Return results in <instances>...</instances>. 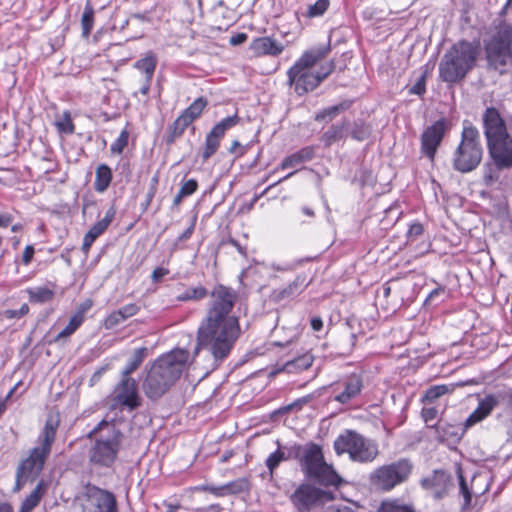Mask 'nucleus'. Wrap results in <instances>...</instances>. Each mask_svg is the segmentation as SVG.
I'll use <instances>...</instances> for the list:
<instances>
[{
  "instance_id": "obj_1",
  "label": "nucleus",
  "mask_w": 512,
  "mask_h": 512,
  "mask_svg": "<svg viewBox=\"0 0 512 512\" xmlns=\"http://www.w3.org/2000/svg\"><path fill=\"white\" fill-rule=\"evenodd\" d=\"M205 317L197 329V346L206 350L213 359V369L225 361L241 336L239 318L232 315L237 293L230 287L219 284L210 293Z\"/></svg>"
},
{
  "instance_id": "obj_2",
  "label": "nucleus",
  "mask_w": 512,
  "mask_h": 512,
  "mask_svg": "<svg viewBox=\"0 0 512 512\" xmlns=\"http://www.w3.org/2000/svg\"><path fill=\"white\" fill-rule=\"evenodd\" d=\"M331 51L330 43L315 46L305 51L287 71V84L294 88L298 96L315 90L335 70V62L329 61L320 66L316 72L312 68Z\"/></svg>"
},
{
  "instance_id": "obj_3",
  "label": "nucleus",
  "mask_w": 512,
  "mask_h": 512,
  "mask_svg": "<svg viewBox=\"0 0 512 512\" xmlns=\"http://www.w3.org/2000/svg\"><path fill=\"white\" fill-rule=\"evenodd\" d=\"M190 353L176 348L160 356L149 369L142 387L151 400H158L176 383L186 368Z\"/></svg>"
},
{
  "instance_id": "obj_4",
  "label": "nucleus",
  "mask_w": 512,
  "mask_h": 512,
  "mask_svg": "<svg viewBox=\"0 0 512 512\" xmlns=\"http://www.w3.org/2000/svg\"><path fill=\"white\" fill-rule=\"evenodd\" d=\"M289 456L298 460L302 472L326 486H338L341 479L333 466L325 461L322 447L314 442L289 447Z\"/></svg>"
},
{
  "instance_id": "obj_5",
  "label": "nucleus",
  "mask_w": 512,
  "mask_h": 512,
  "mask_svg": "<svg viewBox=\"0 0 512 512\" xmlns=\"http://www.w3.org/2000/svg\"><path fill=\"white\" fill-rule=\"evenodd\" d=\"M483 45L488 67L503 73L512 60V24L503 19L493 21Z\"/></svg>"
},
{
  "instance_id": "obj_6",
  "label": "nucleus",
  "mask_w": 512,
  "mask_h": 512,
  "mask_svg": "<svg viewBox=\"0 0 512 512\" xmlns=\"http://www.w3.org/2000/svg\"><path fill=\"white\" fill-rule=\"evenodd\" d=\"M479 55V45L462 40L455 43L439 64V76L446 83H457L473 69Z\"/></svg>"
},
{
  "instance_id": "obj_7",
  "label": "nucleus",
  "mask_w": 512,
  "mask_h": 512,
  "mask_svg": "<svg viewBox=\"0 0 512 512\" xmlns=\"http://www.w3.org/2000/svg\"><path fill=\"white\" fill-rule=\"evenodd\" d=\"M87 438H95L89 450L92 464L110 467L116 460L121 447L123 433L114 422L102 420L88 434Z\"/></svg>"
},
{
  "instance_id": "obj_8",
  "label": "nucleus",
  "mask_w": 512,
  "mask_h": 512,
  "mask_svg": "<svg viewBox=\"0 0 512 512\" xmlns=\"http://www.w3.org/2000/svg\"><path fill=\"white\" fill-rule=\"evenodd\" d=\"M483 148L478 129L464 121L461 141L453 153L452 166L460 173L475 170L482 161Z\"/></svg>"
},
{
  "instance_id": "obj_9",
  "label": "nucleus",
  "mask_w": 512,
  "mask_h": 512,
  "mask_svg": "<svg viewBox=\"0 0 512 512\" xmlns=\"http://www.w3.org/2000/svg\"><path fill=\"white\" fill-rule=\"evenodd\" d=\"M58 426L59 420L53 417L47 418L38 437L39 446L31 449L29 456L17 467L19 471L31 478V481L35 480L44 468L55 442Z\"/></svg>"
},
{
  "instance_id": "obj_10",
  "label": "nucleus",
  "mask_w": 512,
  "mask_h": 512,
  "mask_svg": "<svg viewBox=\"0 0 512 512\" xmlns=\"http://www.w3.org/2000/svg\"><path fill=\"white\" fill-rule=\"evenodd\" d=\"M334 450L338 455L348 453L351 460L360 463L371 462L378 455L377 445L353 430H346L336 438Z\"/></svg>"
},
{
  "instance_id": "obj_11",
  "label": "nucleus",
  "mask_w": 512,
  "mask_h": 512,
  "mask_svg": "<svg viewBox=\"0 0 512 512\" xmlns=\"http://www.w3.org/2000/svg\"><path fill=\"white\" fill-rule=\"evenodd\" d=\"M412 464L407 459H401L377 468L370 475L371 484L379 490L390 491L395 486L406 481L411 474Z\"/></svg>"
},
{
  "instance_id": "obj_12",
  "label": "nucleus",
  "mask_w": 512,
  "mask_h": 512,
  "mask_svg": "<svg viewBox=\"0 0 512 512\" xmlns=\"http://www.w3.org/2000/svg\"><path fill=\"white\" fill-rule=\"evenodd\" d=\"M79 500L81 512H119L115 494L90 483L84 487Z\"/></svg>"
},
{
  "instance_id": "obj_13",
  "label": "nucleus",
  "mask_w": 512,
  "mask_h": 512,
  "mask_svg": "<svg viewBox=\"0 0 512 512\" xmlns=\"http://www.w3.org/2000/svg\"><path fill=\"white\" fill-rule=\"evenodd\" d=\"M330 499V493L309 483L299 485L290 495L291 503L299 512H309Z\"/></svg>"
},
{
  "instance_id": "obj_14",
  "label": "nucleus",
  "mask_w": 512,
  "mask_h": 512,
  "mask_svg": "<svg viewBox=\"0 0 512 512\" xmlns=\"http://www.w3.org/2000/svg\"><path fill=\"white\" fill-rule=\"evenodd\" d=\"M449 127L445 118L435 121L421 135V152L431 161L434 160L438 147Z\"/></svg>"
},
{
  "instance_id": "obj_15",
  "label": "nucleus",
  "mask_w": 512,
  "mask_h": 512,
  "mask_svg": "<svg viewBox=\"0 0 512 512\" xmlns=\"http://www.w3.org/2000/svg\"><path fill=\"white\" fill-rule=\"evenodd\" d=\"M113 401L116 405L124 407L129 411L139 408L142 405V399L138 392L136 380L121 377L120 382L114 389Z\"/></svg>"
},
{
  "instance_id": "obj_16",
  "label": "nucleus",
  "mask_w": 512,
  "mask_h": 512,
  "mask_svg": "<svg viewBox=\"0 0 512 512\" xmlns=\"http://www.w3.org/2000/svg\"><path fill=\"white\" fill-rule=\"evenodd\" d=\"M482 121L487 144L511 137L504 119L496 108L488 107L483 113Z\"/></svg>"
},
{
  "instance_id": "obj_17",
  "label": "nucleus",
  "mask_w": 512,
  "mask_h": 512,
  "mask_svg": "<svg viewBox=\"0 0 512 512\" xmlns=\"http://www.w3.org/2000/svg\"><path fill=\"white\" fill-rule=\"evenodd\" d=\"M240 121L237 114L228 116L222 119L219 123L214 125L212 130L207 134L205 139V146L202 152L203 161H207L212 157L220 146V141L224 137L227 130L236 126Z\"/></svg>"
},
{
  "instance_id": "obj_18",
  "label": "nucleus",
  "mask_w": 512,
  "mask_h": 512,
  "mask_svg": "<svg viewBox=\"0 0 512 512\" xmlns=\"http://www.w3.org/2000/svg\"><path fill=\"white\" fill-rule=\"evenodd\" d=\"M469 428L466 427V421L464 423H450L443 418L432 425H428V429L433 431L434 438L440 443L447 444H458Z\"/></svg>"
},
{
  "instance_id": "obj_19",
  "label": "nucleus",
  "mask_w": 512,
  "mask_h": 512,
  "mask_svg": "<svg viewBox=\"0 0 512 512\" xmlns=\"http://www.w3.org/2000/svg\"><path fill=\"white\" fill-rule=\"evenodd\" d=\"M500 394H486L479 398L477 408L466 419V427H472L486 419L492 411L500 404Z\"/></svg>"
},
{
  "instance_id": "obj_20",
  "label": "nucleus",
  "mask_w": 512,
  "mask_h": 512,
  "mask_svg": "<svg viewBox=\"0 0 512 512\" xmlns=\"http://www.w3.org/2000/svg\"><path fill=\"white\" fill-rule=\"evenodd\" d=\"M423 488L431 490L435 499H442L452 485L451 476L444 470H435L430 477L421 482Z\"/></svg>"
},
{
  "instance_id": "obj_21",
  "label": "nucleus",
  "mask_w": 512,
  "mask_h": 512,
  "mask_svg": "<svg viewBox=\"0 0 512 512\" xmlns=\"http://www.w3.org/2000/svg\"><path fill=\"white\" fill-rule=\"evenodd\" d=\"M489 158L512 169V137L487 144Z\"/></svg>"
},
{
  "instance_id": "obj_22",
  "label": "nucleus",
  "mask_w": 512,
  "mask_h": 512,
  "mask_svg": "<svg viewBox=\"0 0 512 512\" xmlns=\"http://www.w3.org/2000/svg\"><path fill=\"white\" fill-rule=\"evenodd\" d=\"M114 216H115V211H114L113 208H110L106 212L104 218H102L101 220L97 221L89 229V231L84 235L83 243H82V251L85 254H88V252H89L92 244L94 243V241L107 230V228L109 227V225L113 221Z\"/></svg>"
},
{
  "instance_id": "obj_23",
  "label": "nucleus",
  "mask_w": 512,
  "mask_h": 512,
  "mask_svg": "<svg viewBox=\"0 0 512 512\" xmlns=\"http://www.w3.org/2000/svg\"><path fill=\"white\" fill-rule=\"evenodd\" d=\"M250 50L257 56H278L284 50V45L276 40L264 36L255 38L250 44Z\"/></svg>"
},
{
  "instance_id": "obj_24",
  "label": "nucleus",
  "mask_w": 512,
  "mask_h": 512,
  "mask_svg": "<svg viewBox=\"0 0 512 512\" xmlns=\"http://www.w3.org/2000/svg\"><path fill=\"white\" fill-rule=\"evenodd\" d=\"M307 286L305 278L297 276L284 288L274 289L271 293V300L275 303L288 301L299 295Z\"/></svg>"
},
{
  "instance_id": "obj_25",
  "label": "nucleus",
  "mask_w": 512,
  "mask_h": 512,
  "mask_svg": "<svg viewBox=\"0 0 512 512\" xmlns=\"http://www.w3.org/2000/svg\"><path fill=\"white\" fill-rule=\"evenodd\" d=\"M344 390L335 396L334 400L341 404H348L351 400L360 395L363 388V381L359 375H350L343 383Z\"/></svg>"
},
{
  "instance_id": "obj_26",
  "label": "nucleus",
  "mask_w": 512,
  "mask_h": 512,
  "mask_svg": "<svg viewBox=\"0 0 512 512\" xmlns=\"http://www.w3.org/2000/svg\"><path fill=\"white\" fill-rule=\"evenodd\" d=\"M315 156V147L306 146L286 157L281 163V169L295 168L312 160Z\"/></svg>"
},
{
  "instance_id": "obj_27",
  "label": "nucleus",
  "mask_w": 512,
  "mask_h": 512,
  "mask_svg": "<svg viewBox=\"0 0 512 512\" xmlns=\"http://www.w3.org/2000/svg\"><path fill=\"white\" fill-rule=\"evenodd\" d=\"M202 491L209 492L216 497H223L230 494H236L242 491L239 481H232L221 486L205 484L200 487Z\"/></svg>"
},
{
  "instance_id": "obj_28",
  "label": "nucleus",
  "mask_w": 512,
  "mask_h": 512,
  "mask_svg": "<svg viewBox=\"0 0 512 512\" xmlns=\"http://www.w3.org/2000/svg\"><path fill=\"white\" fill-rule=\"evenodd\" d=\"M503 170H509L503 165H499L496 161L489 160L483 165V183L490 187L500 179V173Z\"/></svg>"
},
{
  "instance_id": "obj_29",
  "label": "nucleus",
  "mask_w": 512,
  "mask_h": 512,
  "mask_svg": "<svg viewBox=\"0 0 512 512\" xmlns=\"http://www.w3.org/2000/svg\"><path fill=\"white\" fill-rule=\"evenodd\" d=\"M348 121H343L340 124L330 126L321 136V141L326 147L331 146L336 141H339L346 136Z\"/></svg>"
},
{
  "instance_id": "obj_30",
  "label": "nucleus",
  "mask_w": 512,
  "mask_h": 512,
  "mask_svg": "<svg viewBox=\"0 0 512 512\" xmlns=\"http://www.w3.org/2000/svg\"><path fill=\"white\" fill-rule=\"evenodd\" d=\"M157 66V57L152 51H148L145 56L137 60L133 67L144 74V78L152 79Z\"/></svg>"
},
{
  "instance_id": "obj_31",
  "label": "nucleus",
  "mask_w": 512,
  "mask_h": 512,
  "mask_svg": "<svg viewBox=\"0 0 512 512\" xmlns=\"http://www.w3.org/2000/svg\"><path fill=\"white\" fill-rule=\"evenodd\" d=\"M463 385H464L463 383H457V384H451V385H446V384L433 385L425 391L421 401L426 402V403H432V402L436 401L438 398H440L446 394L452 393L456 386H463Z\"/></svg>"
},
{
  "instance_id": "obj_32",
  "label": "nucleus",
  "mask_w": 512,
  "mask_h": 512,
  "mask_svg": "<svg viewBox=\"0 0 512 512\" xmlns=\"http://www.w3.org/2000/svg\"><path fill=\"white\" fill-rule=\"evenodd\" d=\"M207 104L208 101L205 97H198L186 109L182 111L180 116L191 125L197 118L200 117Z\"/></svg>"
},
{
  "instance_id": "obj_33",
  "label": "nucleus",
  "mask_w": 512,
  "mask_h": 512,
  "mask_svg": "<svg viewBox=\"0 0 512 512\" xmlns=\"http://www.w3.org/2000/svg\"><path fill=\"white\" fill-rule=\"evenodd\" d=\"M46 485L44 481H40L34 490L23 500L19 512H31L38 506L41 498L43 497Z\"/></svg>"
},
{
  "instance_id": "obj_34",
  "label": "nucleus",
  "mask_w": 512,
  "mask_h": 512,
  "mask_svg": "<svg viewBox=\"0 0 512 512\" xmlns=\"http://www.w3.org/2000/svg\"><path fill=\"white\" fill-rule=\"evenodd\" d=\"M112 181V170L106 164H100L96 168L94 189L97 192H104L108 189Z\"/></svg>"
},
{
  "instance_id": "obj_35",
  "label": "nucleus",
  "mask_w": 512,
  "mask_h": 512,
  "mask_svg": "<svg viewBox=\"0 0 512 512\" xmlns=\"http://www.w3.org/2000/svg\"><path fill=\"white\" fill-rule=\"evenodd\" d=\"M351 105H352L351 100H344L337 105L330 106V107H327V108L319 111L318 113H316L314 119H315V121H318V122H321L324 120L331 121L334 118H336L340 113L348 110L351 107Z\"/></svg>"
},
{
  "instance_id": "obj_36",
  "label": "nucleus",
  "mask_w": 512,
  "mask_h": 512,
  "mask_svg": "<svg viewBox=\"0 0 512 512\" xmlns=\"http://www.w3.org/2000/svg\"><path fill=\"white\" fill-rule=\"evenodd\" d=\"M314 357L310 353H305L291 361H288L283 366V371L288 373H295L310 368L313 364Z\"/></svg>"
},
{
  "instance_id": "obj_37",
  "label": "nucleus",
  "mask_w": 512,
  "mask_h": 512,
  "mask_svg": "<svg viewBox=\"0 0 512 512\" xmlns=\"http://www.w3.org/2000/svg\"><path fill=\"white\" fill-rule=\"evenodd\" d=\"M147 351L148 350L146 347H140L135 349L127 365L122 371L121 377L131 378L130 374H132L135 370H137L140 367V365L142 364L147 355Z\"/></svg>"
},
{
  "instance_id": "obj_38",
  "label": "nucleus",
  "mask_w": 512,
  "mask_h": 512,
  "mask_svg": "<svg viewBox=\"0 0 512 512\" xmlns=\"http://www.w3.org/2000/svg\"><path fill=\"white\" fill-rule=\"evenodd\" d=\"M189 126L190 124L179 115L168 128V132L165 137L166 143H174L176 139L183 135L184 131Z\"/></svg>"
},
{
  "instance_id": "obj_39",
  "label": "nucleus",
  "mask_w": 512,
  "mask_h": 512,
  "mask_svg": "<svg viewBox=\"0 0 512 512\" xmlns=\"http://www.w3.org/2000/svg\"><path fill=\"white\" fill-rule=\"evenodd\" d=\"M207 296V289L204 286L199 285L197 287H188L181 294L177 295L176 299L180 302L199 301L206 298Z\"/></svg>"
},
{
  "instance_id": "obj_40",
  "label": "nucleus",
  "mask_w": 512,
  "mask_h": 512,
  "mask_svg": "<svg viewBox=\"0 0 512 512\" xmlns=\"http://www.w3.org/2000/svg\"><path fill=\"white\" fill-rule=\"evenodd\" d=\"M94 25V8L90 0L85 4L81 17L82 35L88 38Z\"/></svg>"
},
{
  "instance_id": "obj_41",
  "label": "nucleus",
  "mask_w": 512,
  "mask_h": 512,
  "mask_svg": "<svg viewBox=\"0 0 512 512\" xmlns=\"http://www.w3.org/2000/svg\"><path fill=\"white\" fill-rule=\"evenodd\" d=\"M29 300L35 303H46L53 299L54 291L48 287H35L27 290Z\"/></svg>"
},
{
  "instance_id": "obj_42",
  "label": "nucleus",
  "mask_w": 512,
  "mask_h": 512,
  "mask_svg": "<svg viewBox=\"0 0 512 512\" xmlns=\"http://www.w3.org/2000/svg\"><path fill=\"white\" fill-rule=\"evenodd\" d=\"M276 443L278 445V449L276 451H274L273 453H271L265 461V464L269 470L270 476H273L275 469L280 465V463L282 461H285V460H288L291 458L289 456V452L287 454H285V452L280 449V441L277 440Z\"/></svg>"
},
{
  "instance_id": "obj_43",
  "label": "nucleus",
  "mask_w": 512,
  "mask_h": 512,
  "mask_svg": "<svg viewBox=\"0 0 512 512\" xmlns=\"http://www.w3.org/2000/svg\"><path fill=\"white\" fill-rule=\"evenodd\" d=\"M378 512H415L412 505L404 504L399 500L383 501Z\"/></svg>"
},
{
  "instance_id": "obj_44",
  "label": "nucleus",
  "mask_w": 512,
  "mask_h": 512,
  "mask_svg": "<svg viewBox=\"0 0 512 512\" xmlns=\"http://www.w3.org/2000/svg\"><path fill=\"white\" fill-rule=\"evenodd\" d=\"M83 321L80 316H71L69 323L66 325L64 329H62L59 334L53 339L54 343H58L63 339L70 337L72 334L76 332V330L82 325Z\"/></svg>"
},
{
  "instance_id": "obj_45",
  "label": "nucleus",
  "mask_w": 512,
  "mask_h": 512,
  "mask_svg": "<svg viewBox=\"0 0 512 512\" xmlns=\"http://www.w3.org/2000/svg\"><path fill=\"white\" fill-rule=\"evenodd\" d=\"M350 135L357 141H364L371 135V127L362 120H357L353 123Z\"/></svg>"
},
{
  "instance_id": "obj_46",
  "label": "nucleus",
  "mask_w": 512,
  "mask_h": 512,
  "mask_svg": "<svg viewBox=\"0 0 512 512\" xmlns=\"http://www.w3.org/2000/svg\"><path fill=\"white\" fill-rule=\"evenodd\" d=\"M330 6L329 0H317L314 4L308 6L305 16L316 18L323 16Z\"/></svg>"
},
{
  "instance_id": "obj_47",
  "label": "nucleus",
  "mask_w": 512,
  "mask_h": 512,
  "mask_svg": "<svg viewBox=\"0 0 512 512\" xmlns=\"http://www.w3.org/2000/svg\"><path fill=\"white\" fill-rule=\"evenodd\" d=\"M56 126L60 132L65 134H73L75 130L70 113L67 111H65L61 119L56 122Z\"/></svg>"
},
{
  "instance_id": "obj_48",
  "label": "nucleus",
  "mask_w": 512,
  "mask_h": 512,
  "mask_svg": "<svg viewBox=\"0 0 512 512\" xmlns=\"http://www.w3.org/2000/svg\"><path fill=\"white\" fill-rule=\"evenodd\" d=\"M129 133L122 130L118 138L111 144L110 150L114 154H121L128 145Z\"/></svg>"
},
{
  "instance_id": "obj_49",
  "label": "nucleus",
  "mask_w": 512,
  "mask_h": 512,
  "mask_svg": "<svg viewBox=\"0 0 512 512\" xmlns=\"http://www.w3.org/2000/svg\"><path fill=\"white\" fill-rule=\"evenodd\" d=\"M459 486H460V493L462 494L464 498L463 508L466 509L470 506L471 500H472V492L468 488V485L465 481L464 476L462 475V472L459 471Z\"/></svg>"
},
{
  "instance_id": "obj_50",
  "label": "nucleus",
  "mask_w": 512,
  "mask_h": 512,
  "mask_svg": "<svg viewBox=\"0 0 512 512\" xmlns=\"http://www.w3.org/2000/svg\"><path fill=\"white\" fill-rule=\"evenodd\" d=\"M446 293V290L444 287H437L435 289H433L429 295L427 296V298L425 299V305L427 306H430V305H438L439 303H441L443 301V297Z\"/></svg>"
},
{
  "instance_id": "obj_51",
  "label": "nucleus",
  "mask_w": 512,
  "mask_h": 512,
  "mask_svg": "<svg viewBox=\"0 0 512 512\" xmlns=\"http://www.w3.org/2000/svg\"><path fill=\"white\" fill-rule=\"evenodd\" d=\"M426 77H427V71H424L419 79L416 81V83L410 87L409 94L414 95H423L426 92Z\"/></svg>"
},
{
  "instance_id": "obj_52",
  "label": "nucleus",
  "mask_w": 512,
  "mask_h": 512,
  "mask_svg": "<svg viewBox=\"0 0 512 512\" xmlns=\"http://www.w3.org/2000/svg\"><path fill=\"white\" fill-rule=\"evenodd\" d=\"M29 312V306L24 303L19 309H8L4 312V315L8 319H19L25 316Z\"/></svg>"
},
{
  "instance_id": "obj_53",
  "label": "nucleus",
  "mask_w": 512,
  "mask_h": 512,
  "mask_svg": "<svg viewBox=\"0 0 512 512\" xmlns=\"http://www.w3.org/2000/svg\"><path fill=\"white\" fill-rule=\"evenodd\" d=\"M198 188V182L195 179H189L182 183L179 191L181 194H183L185 197L192 195L196 192Z\"/></svg>"
},
{
  "instance_id": "obj_54",
  "label": "nucleus",
  "mask_w": 512,
  "mask_h": 512,
  "mask_svg": "<svg viewBox=\"0 0 512 512\" xmlns=\"http://www.w3.org/2000/svg\"><path fill=\"white\" fill-rule=\"evenodd\" d=\"M314 398L313 394L304 396L302 398H299L292 402L291 404L287 405L283 408L284 411H291L294 409L300 410L304 405H306L308 402H310Z\"/></svg>"
},
{
  "instance_id": "obj_55",
  "label": "nucleus",
  "mask_w": 512,
  "mask_h": 512,
  "mask_svg": "<svg viewBox=\"0 0 512 512\" xmlns=\"http://www.w3.org/2000/svg\"><path fill=\"white\" fill-rule=\"evenodd\" d=\"M421 416L424 422L428 425L434 421L438 416V409L435 407H424L421 411Z\"/></svg>"
},
{
  "instance_id": "obj_56",
  "label": "nucleus",
  "mask_w": 512,
  "mask_h": 512,
  "mask_svg": "<svg viewBox=\"0 0 512 512\" xmlns=\"http://www.w3.org/2000/svg\"><path fill=\"white\" fill-rule=\"evenodd\" d=\"M423 231H424V228L421 223L417 222V223L411 224L407 231L408 240H410V241L415 240L416 238H418L420 235L423 234Z\"/></svg>"
},
{
  "instance_id": "obj_57",
  "label": "nucleus",
  "mask_w": 512,
  "mask_h": 512,
  "mask_svg": "<svg viewBox=\"0 0 512 512\" xmlns=\"http://www.w3.org/2000/svg\"><path fill=\"white\" fill-rule=\"evenodd\" d=\"M123 321L120 317H118L116 311L110 313L104 320V327L106 329H113L117 325L121 324Z\"/></svg>"
},
{
  "instance_id": "obj_58",
  "label": "nucleus",
  "mask_w": 512,
  "mask_h": 512,
  "mask_svg": "<svg viewBox=\"0 0 512 512\" xmlns=\"http://www.w3.org/2000/svg\"><path fill=\"white\" fill-rule=\"evenodd\" d=\"M28 481H31V478H29L28 476H26L23 472L19 471L17 469L16 471V482H15V486H14V491L15 492H18L20 491L23 486L28 482Z\"/></svg>"
},
{
  "instance_id": "obj_59",
  "label": "nucleus",
  "mask_w": 512,
  "mask_h": 512,
  "mask_svg": "<svg viewBox=\"0 0 512 512\" xmlns=\"http://www.w3.org/2000/svg\"><path fill=\"white\" fill-rule=\"evenodd\" d=\"M92 305H93L92 300H90V299L85 300L78 306V309H77L76 313L74 314V316H80L81 320L84 322V318H85L84 314L92 307Z\"/></svg>"
},
{
  "instance_id": "obj_60",
  "label": "nucleus",
  "mask_w": 512,
  "mask_h": 512,
  "mask_svg": "<svg viewBox=\"0 0 512 512\" xmlns=\"http://www.w3.org/2000/svg\"><path fill=\"white\" fill-rule=\"evenodd\" d=\"M169 273V270L163 267H157L153 270L151 278L152 281L157 283L159 282L164 276H166Z\"/></svg>"
},
{
  "instance_id": "obj_61",
  "label": "nucleus",
  "mask_w": 512,
  "mask_h": 512,
  "mask_svg": "<svg viewBox=\"0 0 512 512\" xmlns=\"http://www.w3.org/2000/svg\"><path fill=\"white\" fill-rule=\"evenodd\" d=\"M34 252L35 250L32 245H27L25 247L22 255V262L24 265H28L32 261Z\"/></svg>"
},
{
  "instance_id": "obj_62",
  "label": "nucleus",
  "mask_w": 512,
  "mask_h": 512,
  "mask_svg": "<svg viewBox=\"0 0 512 512\" xmlns=\"http://www.w3.org/2000/svg\"><path fill=\"white\" fill-rule=\"evenodd\" d=\"M108 366L100 367L97 371L93 373V375L90 378V386L95 385L103 376V374L107 371Z\"/></svg>"
},
{
  "instance_id": "obj_63",
  "label": "nucleus",
  "mask_w": 512,
  "mask_h": 512,
  "mask_svg": "<svg viewBox=\"0 0 512 512\" xmlns=\"http://www.w3.org/2000/svg\"><path fill=\"white\" fill-rule=\"evenodd\" d=\"M122 308H123L124 313L126 314L127 318H130V317L136 315L140 309L139 306H137L134 303L124 305Z\"/></svg>"
},
{
  "instance_id": "obj_64",
  "label": "nucleus",
  "mask_w": 512,
  "mask_h": 512,
  "mask_svg": "<svg viewBox=\"0 0 512 512\" xmlns=\"http://www.w3.org/2000/svg\"><path fill=\"white\" fill-rule=\"evenodd\" d=\"M248 36L245 33H237L230 38V44L233 46L240 45L247 40Z\"/></svg>"
}]
</instances>
